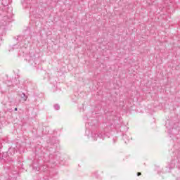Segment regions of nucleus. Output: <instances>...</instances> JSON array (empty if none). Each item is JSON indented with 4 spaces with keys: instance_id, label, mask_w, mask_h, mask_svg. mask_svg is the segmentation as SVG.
Instances as JSON below:
<instances>
[{
    "instance_id": "nucleus-1",
    "label": "nucleus",
    "mask_w": 180,
    "mask_h": 180,
    "mask_svg": "<svg viewBox=\"0 0 180 180\" xmlns=\"http://www.w3.org/2000/svg\"><path fill=\"white\" fill-rule=\"evenodd\" d=\"M140 175H141V172H138V173H137V176H140Z\"/></svg>"
},
{
    "instance_id": "nucleus-2",
    "label": "nucleus",
    "mask_w": 180,
    "mask_h": 180,
    "mask_svg": "<svg viewBox=\"0 0 180 180\" xmlns=\"http://www.w3.org/2000/svg\"><path fill=\"white\" fill-rule=\"evenodd\" d=\"M15 110H18V108H15Z\"/></svg>"
}]
</instances>
